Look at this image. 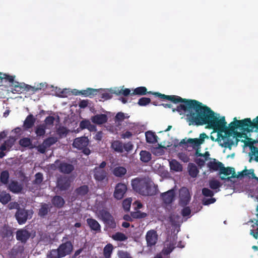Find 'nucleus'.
<instances>
[{
	"label": "nucleus",
	"instance_id": "nucleus-1",
	"mask_svg": "<svg viewBox=\"0 0 258 258\" xmlns=\"http://www.w3.org/2000/svg\"><path fill=\"white\" fill-rule=\"evenodd\" d=\"M180 98L181 99L178 103H181L178 105L176 108H173L172 111H176L180 114H182L184 112L189 125L207 124V128L213 130V131L217 132V134L219 133V131H223L224 116L219 119L210 108L197 100L183 99L180 97Z\"/></svg>",
	"mask_w": 258,
	"mask_h": 258
},
{
	"label": "nucleus",
	"instance_id": "nucleus-2",
	"mask_svg": "<svg viewBox=\"0 0 258 258\" xmlns=\"http://www.w3.org/2000/svg\"><path fill=\"white\" fill-rule=\"evenodd\" d=\"M224 129L222 131H219L217 134V138L216 141H217L220 146L231 149L234 145L233 139L236 141V145L237 144L239 140L235 138L234 136L231 138L232 134H234L238 137H241V134L236 130L239 129L242 132L250 133L258 130V116L252 121L250 118H246L241 120H237L234 117L233 121L231 122L229 126H227V122L224 118Z\"/></svg>",
	"mask_w": 258,
	"mask_h": 258
},
{
	"label": "nucleus",
	"instance_id": "nucleus-3",
	"mask_svg": "<svg viewBox=\"0 0 258 258\" xmlns=\"http://www.w3.org/2000/svg\"><path fill=\"white\" fill-rule=\"evenodd\" d=\"M132 185L135 191L142 196H151L156 193L152 182L146 178L134 179L132 180Z\"/></svg>",
	"mask_w": 258,
	"mask_h": 258
},
{
	"label": "nucleus",
	"instance_id": "nucleus-4",
	"mask_svg": "<svg viewBox=\"0 0 258 258\" xmlns=\"http://www.w3.org/2000/svg\"><path fill=\"white\" fill-rule=\"evenodd\" d=\"M62 243L57 249H52L47 253V258H62L70 254L73 249V245L71 241L68 240L66 237H63Z\"/></svg>",
	"mask_w": 258,
	"mask_h": 258
},
{
	"label": "nucleus",
	"instance_id": "nucleus-5",
	"mask_svg": "<svg viewBox=\"0 0 258 258\" xmlns=\"http://www.w3.org/2000/svg\"><path fill=\"white\" fill-rule=\"evenodd\" d=\"M10 86L12 87V92L14 93H22L26 91L30 92L31 94H33L41 89H44L47 87V85L45 83H40L37 85L36 86H31L24 83H19L17 81L14 82Z\"/></svg>",
	"mask_w": 258,
	"mask_h": 258
},
{
	"label": "nucleus",
	"instance_id": "nucleus-6",
	"mask_svg": "<svg viewBox=\"0 0 258 258\" xmlns=\"http://www.w3.org/2000/svg\"><path fill=\"white\" fill-rule=\"evenodd\" d=\"M191 200L189 190L186 187H182L179 190V205L183 207L182 210H190L188 205Z\"/></svg>",
	"mask_w": 258,
	"mask_h": 258
},
{
	"label": "nucleus",
	"instance_id": "nucleus-7",
	"mask_svg": "<svg viewBox=\"0 0 258 258\" xmlns=\"http://www.w3.org/2000/svg\"><path fill=\"white\" fill-rule=\"evenodd\" d=\"M160 198L164 204L166 206L169 205L175 200V190L172 189L162 193L160 195Z\"/></svg>",
	"mask_w": 258,
	"mask_h": 258
},
{
	"label": "nucleus",
	"instance_id": "nucleus-8",
	"mask_svg": "<svg viewBox=\"0 0 258 258\" xmlns=\"http://www.w3.org/2000/svg\"><path fill=\"white\" fill-rule=\"evenodd\" d=\"M55 164L57 165L59 171L64 174H70L74 170V166L72 164L64 161H60L59 160H57L55 161Z\"/></svg>",
	"mask_w": 258,
	"mask_h": 258
},
{
	"label": "nucleus",
	"instance_id": "nucleus-9",
	"mask_svg": "<svg viewBox=\"0 0 258 258\" xmlns=\"http://www.w3.org/2000/svg\"><path fill=\"white\" fill-rule=\"evenodd\" d=\"M169 216L165 217V220L168 221L172 226L174 227L180 226L183 222V219L180 214H176L173 212L168 214Z\"/></svg>",
	"mask_w": 258,
	"mask_h": 258
},
{
	"label": "nucleus",
	"instance_id": "nucleus-10",
	"mask_svg": "<svg viewBox=\"0 0 258 258\" xmlns=\"http://www.w3.org/2000/svg\"><path fill=\"white\" fill-rule=\"evenodd\" d=\"M33 211H17L15 217L19 224L25 223L28 218H31Z\"/></svg>",
	"mask_w": 258,
	"mask_h": 258
},
{
	"label": "nucleus",
	"instance_id": "nucleus-11",
	"mask_svg": "<svg viewBox=\"0 0 258 258\" xmlns=\"http://www.w3.org/2000/svg\"><path fill=\"white\" fill-rule=\"evenodd\" d=\"M147 245L148 247H152L155 245L158 240V235L155 230H149L146 235Z\"/></svg>",
	"mask_w": 258,
	"mask_h": 258
},
{
	"label": "nucleus",
	"instance_id": "nucleus-12",
	"mask_svg": "<svg viewBox=\"0 0 258 258\" xmlns=\"http://www.w3.org/2000/svg\"><path fill=\"white\" fill-rule=\"evenodd\" d=\"M108 173L106 170H100L94 168L93 176L95 180L97 182L107 181L108 180Z\"/></svg>",
	"mask_w": 258,
	"mask_h": 258
},
{
	"label": "nucleus",
	"instance_id": "nucleus-13",
	"mask_svg": "<svg viewBox=\"0 0 258 258\" xmlns=\"http://www.w3.org/2000/svg\"><path fill=\"white\" fill-rule=\"evenodd\" d=\"M127 190L126 185L122 183H118L116 184L114 192V197L117 200L123 198Z\"/></svg>",
	"mask_w": 258,
	"mask_h": 258
},
{
	"label": "nucleus",
	"instance_id": "nucleus-14",
	"mask_svg": "<svg viewBox=\"0 0 258 258\" xmlns=\"http://www.w3.org/2000/svg\"><path fill=\"white\" fill-rule=\"evenodd\" d=\"M208 138V136L204 133L201 134L200 135V138H189L187 140V142L190 144L193 148L196 149L200 147L201 145L205 141V139Z\"/></svg>",
	"mask_w": 258,
	"mask_h": 258
},
{
	"label": "nucleus",
	"instance_id": "nucleus-15",
	"mask_svg": "<svg viewBox=\"0 0 258 258\" xmlns=\"http://www.w3.org/2000/svg\"><path fill=\"white\" fill-rule=\"evenodd\" d=\"M89 144V140L86 137H82L76 138L73 142V146L79 150L87 147Z\"/></svg>",
	"mask_w": 258,
	"mask_h": 258
},
{
	"label": "nucleus",
	"instance_id": "nucleus-16",
	"mask_svg": "<svg viewBox=\"0 0 258 258\" xmlns=\"http://www.w3.org/2000/svg\"><path fill=\"white\" fill-rule=\"evenodd\" d=\"M98 91L99 90L98 89L88 88L86 90H82L81 91L74 90L73 93L75 95H82L85 97H92V96L97 94Z\"/></svg>",
	"mask_w": 258,
	"mask_h": 258
},
{
	"label": "nucleus",
	"instance_id": "nucleus-17",
	"mask_svg": "<svg viewBox=\"0 0 258 258\" xmlns=\"http://www.w3.org/2000/svg\"><path fill=\"white\" fill-rule=\"evenodd\" d=\"M30 236V233L27 230H19L16 233L17 239L22 242H26L29 238Z\"/></svg>",
	"mask_w": 258,
	"mask_h": 258
},
{
	"label": "nucleus",
	"instance_id": "nucleus-18",
	"mask_svg": "<svg viewBox=\"0 0 258 258\" xmlns=\"http://www.w3.org/2000/svg\"><path fill=\"white\" fill-rule=\"evenodd\" d=\"M153 94L160 99L170 100L174 103H178L181 99L179 96L176 95H166L158 92L154 93Z\"/></svg>",
	"mask_w": 258,
	"mask_h": 258
},
{
	"label": "nucleus",
	"instance_id": "nucleus-19",
	"mask_svg": "<svg viewBox=\"0 0 258 258\" xmlns=\"http://www.w3.org/2000/svg\"><path fill=\"white\" fill-rule=\"evenodd\" d=\"M257 218L250 219L248 222L253 223L251 226V229L250 230V234L255 239L258 238V213L256 214Z\"/></svg>",
	"mask_w": 258,
	"mask_h": 258
},
{
	"label": "nucleus",
	"instance_id": "nucleus-20",
	"mask_svg": "<svg viewBox=\"0 0 258 258\" xmlns=\"http://www.w3.org/2000/svg\"><path fill=\"white\" fill-rule=\"evenodd\" d=\"M91 121L96 124H102L107 121V116L105 114H100L94 115L91 118Z\"/></svg>",
	"mask_w": 258,
	"mask_h": 258
},
{
	"label": "nucleus",
	"instance_id": "nucleus-21",
	"mask_svg": "<svg viewBox=\"0 0 258 258\" xmlns=\"http://www.w3.org/2000/svg\"><path fill=\"white\" fill-rule=\"evenodd\" d=\"M89 191V186L87 185H83L77 188L74 191V194L77 198H81L87 195Z\"/></svg>",
	"mask_w": 258,
	"mask_h": 258
},
{
	"label": "nucleus",
	"instance_id": "nucleus-22",
	"mask_svg": "<svg viewBox=\"0 0 258 258\" xmlns=\"http://www.w3.org/2000/svg\"><path fill=\"white\" fill-rule=\"evenodd\" d=\"M8 188L12 192L18 194L22 190L23 186L17 181L13 180L9 183Z\"/></svg>",
	"mask_w": 258,
	"mask_h": 258
},
{
	"label": "nucleus",
	"instance_id": "nucleus-23",
	"mask_svg": "<svg viewBox=\"0 0 258 258\" xmlns=\"http://www.w3.org/2000/svg\"><path fill=\"white\" fill-rule=\"evenodd\" d=\"M258 142V141H250L248 140L247 141L245 142V146L248 147L250 149V152L249 153V155L252 158V156H255V154H257V147L256 146H254V144H256Z\"/></svg>",
	"mask_w": 258,
	"mask_h": 258
},
{
	"label": "nucleus",
	"instance_id": "nucleus-24",
	"mask_svg": "<svg viewBox=\"0 0 258 258\" xmlns=\"http://www.w3.org/2000/svg\"><path fill=\"white\" fill-rule=\"evenodd\" d=\"M36 121V118L32 114H29L24 121L23 127L25 130H29L32 128Z\"/></svg>",
	"mask_w": 258,
	"mask_h": 258
},
{
	"label": "nucleus",
	"instance_id": "nucleus-25",
	"mask_svg": "<svg viewBox=\"0 0 258 258\" xmlns=\"http://www.w3.org/2000/svg\"><path fill=\"white\" fill-rule=\"evenodd\" d=\"M146 142L149 144H154L157 142L158 137L152 131H147L145 133Z\"/></svg>",
	"mask_w": 258,
	"mask_h": 258
},
{
	"label": "nucleus",
	"instance_id": "nucleus-26",
	"mask_svg": "<svg viewBox=\"0 0 258 258\" xmlns=\"http://www.w3.org/2000/svg\"><path fill=\"white\" fill-rule=\"evenodd\" d=\"M223 165V163L219 161H216V160L214 159L213 161H210L208 163V167L211 170H213L214 171L219 170L220 171L221 168Z\"/></svg>",
	"mask_w": 258,
	"mask_h": 258
},
{
	"label": "nucleus",
	"instance_id": "nucleus-27",
	"mask_svg": "<svg viewBox=\"0 0 258 258\" xmlns=\"http://www.w3.org/2000/svg\"><path fill=\"white\" fill-rule=\"evenodd\" d=\"M126 169L122 166H117L114 168L112 170L113 174L118 177H121L126 173Z\"/></svg>",
	"mask_w": 258,
	"mask_h": 258
},
{
	"label": "nucleus",
	"instance_id": "nucleus-28",
	"mask_svg": "<svg viewBox=\"0 0 258 258\" xmlns=\"http://www.w3.org/2000/svg\"><path fill=\"white\" fill-rule=\"evenodd\" d=\"M87 223L90 228L94 231H100L101 227L99 223L95 219L92 218H88L87 220Z\"/></svg>",
	"mask_w": 258,
	"mask_h": 258
},
{
	"label": "nucleus",
	"instance_id": "nucleus-29",
	"mask_svg": "<svg viewBox=\"0 0 258 258\" xmlns=\"http://www.w3.org/2000/svg\"><path fill=\"white\" fill-rule=\"evenodd\" d=\"M52 204L56 208H60L64 204V199L59 196H54L52 200Z\"/></svg>",
	"mask_w": 258,
	"mask_h": 258
},
{
	"label": "nucleus",
	"instance_id": "nucleus-30",
	"mask_svg": "<svg viewBox=\"0 0 258 258\" xmlns=\"http://www.w3.org/2000/svg\"><path fill=\"white\" fill-rule=\"evenodd\" d=\"M234 172V169L232 167H225L224 165L222 166L221 168L220 171H219V174L220 176H222L221 175H224V177H229V176L231 174L232 175V173Z\"/></svg>",
	"mask_w": 258,
	"mask_h": 258
},
{
	"label": "nucleus",
	"instance_id": "nucleus-31",
	"mask_svg": "<svg viewBox=\"0 0 258 258\" xmlns=\"http://www.w3.org/2000/svg\"><path fill=\"white\" fill-rule=\"evenodd\" d=\"M147 94H153L151 92H147V89L145 87H139L135 89L131 96L134 95H145Z\"/></svg>",
	"mask_w": 258,
	"mask_h": 258
},
{
	"label": "nucleus",
	"instance_id": "nucleus-32",
	"mask_svg": "<svg viewBox=\"0 0 258 258\" xmlns=\"http://www.w3.org/2000/svg\"><path fill=\"white\" fill-rule=\"evenodd\" d=\"M170 167L171 170L178 172L182 170V165L176 160L172 159L170 162Z\"/></svg>",
	"mask_w": 258,
	"mask_h": 258
},
{
	"label": "nucleus",
	"instance_id": "nucleus-33",
	"mask_svg": "<svg viewBox=\"0 0 258 258\" xmlns=\"http://www.w3.org/2000/svg\"><path fill=\"white\" fill-rule=\"evenodd\" d=\"M111 148L118 153L123 152V144L120 141H114L111 144Z\"/></svg>",
	"mask_w": 258,
	"mask_h": 258
},
{
	"label": "nucleus",
	"instance_id": "nucleus-34",
	"mask_svg": "<svg viewBox=\"0 0 258 258\" xmlns=\"http://www.w3.org/2000/svg\"><path fill=\"white\" fill-rule=\"evenodd\" d=\"M140 160L144 162L147 163L151 159V154L147 151L142 150L140 152Z\"/></svg>",
	"mask_w": 258,
	"mask_h": 258
},
{
	"label": "nucleus",
	"instance_id": "nucleus-35",
	"mask_svg": "<svg viewBox=\"0 0 258 258\" xmlns=\"http://www.w3.org/2000/svg\"><path fill=\"white\" fill-rule=\"evenodd\" d=\"M113 249V245L107 244L103 248V255L105 258H110Z\"/></svg>",
	"mask_w": 258,
	"mask_h": 258
},
{
	"label": "nucleus",
	"instance_id": "nucleus-36",
	"mask_svg": "<svg viewBox=\"0 0 258 258\" xmlns=\"http://www.w3.org/2000/svg\"><path fill=\"white\" fill-rule=\"evenodd\" d=\"M100 218L104 222L113 217L108 211H96Z\"/></svg>",
	"mask_w": 258,
	"mask_h": 258
},
{
	"label": "nucleus",
	"instance_id": "nucleus-37",
	"mask_svg": "<svg viewBox=\"0 0 258 258\" xmlns=\"http://www.w3.org/2000/svg\"><path fill=\"white\" fill-rule=\"evenodd\" d=\"M10 174L8 170L3 171L0 174V182L6 185L9 182Z\"/></svg>",
	"mask_w": 258,
	"mask_h": 258
},
{
	"label": "nucleus",
	"instance_id": "nucleus-38",
	"mask_svg": "<svg viewBox=\"0 0 258 258\" xmlns=\"http://www.w3.org/2000/svg\"><path fill=\"white\" fill-rule=\"evenodd\" d=\"M188 168L189 175L192 178L196 177L199 172L197 166L194 164H191L189 165Z\"/></svg>",
	"mask_w": 258,
	"mask_h": 258
},
{
	"label": "nucleus",
	"instance_id": "nucleus-39",
	"mask_svg": "<svg viewBox=\"0 0 258 258\" xmlns=\"http://www.w3.org/2000/svg\"><path fill=\"white\" fill-rule=\"evenodd\" d=\"M11 199V197L10 195L6 192L3 191L0 194V202L3 204H7Z\"/></svg>",
	"mask_w": 258,
	"mask_h": 258
},
{
	"label": "nucleus",
	"instance_id": "nucleus-40",
	"mask_svg": "<svg viewBox=\"0 0 258 258\" xmlns=\"http://www.w3.org/2000/svg\"><path fill=\"white\" fill-rule=\"evenodd\" d=\"M112 237L114 240L120 241H124L127 239V237L124 234L119 232L115 233Z\"/></svg>",
	"mask_w": 258,
	"mask_h": 258
},
{
	"label": "nucleus",
	"instance_id": "nucleus-41",
	"mask_svg": "<svg viewBox=\"0 0 258 258\" xmlns=\"http://www.w3.org/2000/svg\"><path fill=\"white\" fill-rule=\"evenodd\" d=\"M131 216L133 219H141L145 218L147 214L144 212H141V211H136L131 212Z\"/></svg>",
	"mask_w": 258,
	"mask_h": 258
},
{
	"label": "nucleus",
	"instance_id": "nucleus-42",
	"mask_svg": "<svg viewBox=\"0 0 258 258\" xmlns=\"http://www.w3.org/2000/svg\"><path fill=\"white\" fill-rule=\"evenodd\" d=\"M45 129L46 127L44 125L40 124L37 126L35 130V133L37 136H43L45 134Z\"/></svg>",
	"mask_w": 258,
	"mask_h": 258
},
{
	"label": "nucleus",
	"instance_id": "nucleus-43",
	"mask_svg": "<svg viewBox=\"0 0 258 258\" xmlns=\"http://www.w3.org/2000/svg\"><path fill=\"white\" fill-rule=\"evenodd\" d=\"M2 82L3 80H4L5 82H9L11 84H13L14 82L15 81H14L15 76H11L6 74H3L2 75Z\"/></svg>",
	"mask_w": 258,
	"mask_h": 258
},
{
	"label": "nucleus",
	"instance_id": "nucleus-44",
	"mask_svg": "<svg viewBox=\"0 0 258 258\" xmlns=\"http://www.w3.org/2000/svg\"><path fill=\"white\" fill-rule=\"evenodd\" d=\"M104 223L110 229H114L116 226V223L113 217L105 221Z\"/></svg>",
	"mask_w": 258,
	"mask_h": 258
},
{
	"label": "nucleus",
	"instance_id": "nucleus-45",
	"mask_svg": "<svg viewBox=\"0 0 258 258\" xmlns=\"http://www.w3.org/2000/svg\"><path fill=\"white\" fill-rule=\"evenodd\" d=\"M245 176H244V173H242V171L238 172V174H237L234 171V172L232 173V175H231L230 177H225L224 176H220V179L222 180H229L231 178H241Z\"/></svg>",
	"mask_w": 258,
	"mask_h": 258
},
{
	"label": "nucleus",
	"instance_id": "nucleus-46",
	"mask_svg": "<svg viewBox=\"0 0 258 258\" xmlns=\"http://www.w3.org/2000/svg\"><path fill=\"white\" fill-rule=\"evenodd\" d=\"M35 180L33 181L34 184L39 185L43 181V174L41 172H38L35 175Z\"/></svg>",
	"mask_w": 258,
	"mask_h": 258
},
{
	"label": "nucleus",
	"instance_id": "nucleus-47",
	"mask_svg": "<svg viewBox=\"0 0 258 258\" xmlns=\"http://www.w3.org/2000/svg\"><path fill=\"white\" fill-rule=\"evenodd\" d=\"M20 145L24 147H28L31 145V141L28 138H24L19 141Z\"/></svg>",
	"mask_w": 258,
	"mask_h": 258
},
{
	"label": "nucleus",
	"instance_id": "nucleus-48",
	"mask_svg": "<svg viewBox=\"0 0 258 258\" xmlns=\"http://www.w3.org/2000/svg\"><path fill=\"white\" fill-rule=\"evenodd\" d=\"M151 102V99L147 97H142L139 99L138 104L141 106H146Z\"/></svg>",
	"mask_w": 258,
	"mask_h": 258
},
{
	"label": "nucleus",
	"instance_id": "nucleus-49",
	"mask_svg": "<svg viewBox=\"0 0 258 258\" xmlns=\"http://www.w3.org/2000/svg\"><path fill=\"white\" fill-rule=\"evenodd\" d=\"M209 185L212 189H216L219 188L221 184L220 182L217 180H212L209 182Z\"/></svg>",
	"mask_w": 258,
	"mask_h": 258
},
{
	"label": "nucleus",
	"instance_id": "nucleus-50",
	"mask_svg": "<svg viewBox=\"0 0 258 258\" xmlns=\"http://www.w3.org/2000/svg\"><path fill=\"white\" fill-rule=\"evenodd\" d=\"M57 134L60 137H62L68 134V130L66 127L60 126L57 130Z\"/></svg>",
	"mask_w": 258,
	"mask_h": 258
},
{
	"label": "nucleus",
	"instance_id": "nucleus-51",
	"mask_svg": "<svg viewBox=\"0 0 258 258\" xmlns=\"http://www.w3.org/2000/svg\"><path fill=\"white\" fill-rule=\"evenodd\" d=\"M132 200L131 198H127L123 201L122 207L123 210H130Z\"/></svg>",
	"mask_w": 258,
	"mask_h": 258
},
{
	"label": "nucleus",
	"instance_id": "nucleus-52",
	"mask_svg": "<svg viewBox=\"0 0 258 258\" xmlns=\"http://www.w3.org/2000/svg\"><path fill=\"white\" fill-rule=\"evenodd\" d=\"M115 94L117 95H122L124 96H127L129 95H131V90L130 89L125 88L124 89L118 90L117 92L115 91Z\"/></svg>",
	"mask_w": 258,
	"mask_h": 258
},
{
	"label": "nucleus",
	"instance_id": "nucleus-53",
	"mask_svg": "<svg viewBox=\"0 0 258 258\" xmlns=\"http://www.w3.org/2000/svg\"><path fill=\"white\" fill-rule=\"evenodd\" d=\"M56 142V138L54 137H49L44 141V144L47 146H50L55 144Z\"/></svg>",
	"mask_w": 258,
	"mask_h": 258
},
{
	"label": "nucleus",
	"instance_id": "nucleus-54",
	"mask_svg": "<svg viewBox=\"0 0 258 258\" xmlns=\"http://www.w3.org/2000/svg\"><path fill=\"white\" fill-rule=\"evenodd\" d=\"M58 185L61 190H65L69 187L70 184L67 180L64 181L63 180H60L58 181Z\"/></svg>",
	"mask_w": 258,
	"mask_h": 258
},
{
	"label": "nucleus",
	"instance_id": "nucleus-55",
	"mask_svg": "<svg viewBox=\"0 0 258 258\" xmlns=\"http://www.w3.org/2000/svg\"><path fill=\"white\" fill-rule=\"evenodd\" d=\"M242 173H244V176H248L251 178H254L255 174L254 173V170L253 169H250L249 170L244 169L243 171H242Z\"/></svg>",
	"mask_w": 258,
	"mask_h": 258
},
{
	"label": "nucleus",
	"instance_id": "nucleus-56",
	"mask_svg": "<svg viewBox=\"0 0 258 258\" xmlns=\"http://www.w3.org/2000/svg\"><path fill=\"white\" fill-rule=\"evenodd\" d=\"M90 121L89 120H83L80 123V128L82 130L88 128L89 125H90Z\"/></svg>",
	"mask_w": 258,
	"mask_h": 258
},
{
	"label": "nucleus",
	"instance_id": "nucleus-57",
	"mask_svg": "<svg viewBox=\"0 0 258 258\" xmlns=\"http://www.w3.org/2000/svg\"><path fill=\"white\" fill-rule=\"evenodd\" d=\"M202 194L204 196L209 197H212L214 195L213 191L206 187L202 189Z\"/></svg>",
	"mask_w": 258,
	"mask_h": 258
},
{
	"label": "nucleus",
	"instance_id": "nucleus-58",
	"mask_svg": "<svg viewBox=\"0 0 258 258\" xmlns=\"http://www.w3.org/2000/svg\"><path fill=\"white\" fill-rule=\"evenodd\" d=\"M178 157L180 160L184 163H187L189 161V157L184 153H179Z\"/></svg>",
	"mask_w": 258,
	"mask_h": 258
},
{
	"label": "nucleus",
	"instance_id": "nucleus-59",
	"mask_svg": "<svg viewBox=\"0 0 258 258\" xmlns=\"http://www.w3.org/2000/svg\"><path fill=\"white\" fill-rule=\"evenodd\" d=\"M133 147L134 146L131 142L123 144V150L124 149L126 152H130L132 150Z\"/></svg>",
	"mask_w": 258,
	"mask_h": 258
},
{
	"label": "nucleus",
	"instance_id": "nucleus-60",
	"mask_svg": "<svg viewBox=\"0 0 258 258\" xmlns=\"http://www.w3.org/2000/svg\"><path fill=\"white\" fill-rule=\"evenodd\" d=\"M55 118L52 116H48L45 119V123L46 125H51L53 124Z\"/></svg>",
	"mask_w": 258,
	"mask_h": 258
},
{
	"label": "nucleus",
	"instance_id": "nucleus-61",
	"mask_svg": "<svg viewBox=\"0 0 258 258\" xmlns=\"http://www.w3.org/2000/svg\"><path fill=\"white\" fill-rule=\"evenodd\" d=\"M124 114L121 112L117 113L115 117L116 121H122L124 119Z\"/></svg>",
	"mask_w": 258,
	"mask_h": 258
},
{
	"label": "nucleus",
	"instance_id": "nucleus-62",
	"mask_svg": "<svg viewBox=\"0 0 258 258\" xmlns=\"http://www.w3.org/2000/svg\"><path fill=\"white\" fill-rule=\"evenodd\" d=\"M13 209L21 210L20 208L19 204L16 202H12L9 204V210H12Z\"/></svg>",
	"mask_w": 258,
	"mask_h": 258
},
{
	"label": "nucleus",
	"instance_id": "nucleus-63",
	"mask_svg": "<svg viewBox=\"0 0 258 258\" xmlns=\"http://www.w3.org/2000/svg\"><path fill=\"white\" fill-rule=\"evenodd\" d=\"M119 258H133L131 254L126 251H121L119 253Z\"/></svg>",
	"mask_w": 258,
	"mask_h": 258
},
{
	"label": "nucleus",
	"instance_id": "nucleus-64",
	"mask_svg": "<svg viewBox=\"0 0 258 258\" xmlns=\"http://www.w3.org/2000/svg\"><path fill=\"white\" fill-rule=\"evenodd\" d=\"M133 206H134V210H139L143 207L142 203L138 201L134 202L133 204Z\"/></svg>",
	"mask_w": 258,
	"mask_h": 258
}]
</instances>
